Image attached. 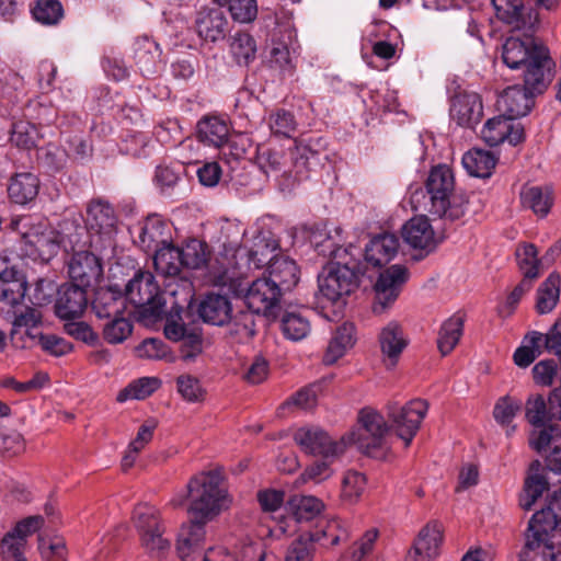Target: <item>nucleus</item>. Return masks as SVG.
<instances>
[{
	"label": "nucleus",
	"instance_id": "nucleus-2",
	"mask_svg": "<svg viewBox=\"0 0 561 561\" xmlns=\"http://www.w3.org/2000/svg\"><path fill=\"white\" fill-rule=\"evenodd\" d=\"M187 489V512L193 520L203 525L229 510L232 504V497L219 471L197 473L188 481Z\"/></svg>",
	"mask_w": 561,
	"mask_h": 561
},
{
	"label": "nucleus",
	"instance_id": "nucleus-41",
	"mask_svg": "<svg viewBox=\"0 0 561 561\" xmlns=\"http://www.w3.org/2000/svg\"><path fill=\"white\" fill-rule=\"evenodd\" d=\"M524 561H561V540L526 538Z\"/></svg>",
	"mask_w": 561,
	"mask_h": 561
},
{
	"label": "nucleus",
	"instance_id": "nucleus-55",
	"mask_svg": "<svg viewBox=\"0 0 561 561\" xmlns=\"http://www.w3.org/2000/svg\"><path fill=\"white\" fill-rule=\"evenodd\" d=\"M366 477L358 471H347L342 480V499L356 503L366 489Z\"/></svg>",
	"mask_w": 561,
	"mask_h": 561
},
{
	"label": "nucleus",
	"instance_id": "nucleus-8",
	"mask_svg": "<svg viewBox=\"0 0 561 561\" xmlns=\"http://www.w3.org/2000/svg\"><path fill=\"white\" fill-rule=\"evenodd\" d=\"M87 226L90 244L95 251L114 247L117 232V218L113 207L105 201L94 199L87 207Z\"/></svg>",
	"mask_w": 561,
	"mask_h": 561
},
{
	"label": "nucleus",
	"instance_id": "nucleus-11",
	"mask_svg": "<svg viewBox=\"0 0 561 561\" xmlns=\"http://www.w3.org/2000/svg\"><path fill=\"white\" fill-rule=\"evenodd\" d=\"M428 411V403L422 399H413L401 408L389 409L388 416L391 426L404 447L410 446L419 432L421 424Z\"/></svg>",
	"mask_w": 561,
	"mask_h": 561
},
{
	"label": "nucleus",
	"instance_id": "nucleus-13",
	"mask_svg": "<svg viewBox=\"0 0 561 561\" xmlns=\"http://www.w3.org/2000/svg\"><path fill=\"white\" fill-rule=\"evenodd\" d=\"M42 516H30L19 522L1 540L0 554L3 561H27L25 551L27 537L43 526Z\"/></svg>",
	"mask_w": 561,
	"mask_h": 561
},
{
	"label": "nucleus",
	"instance_id": "nucleus-44",
	"mask_svg": "<svg viewBox=\"0 0 561 561\" xmlns=\"http://www.w3.org/2000/svg\"><path fill=\"white\" fill-rule=\"evenodd\" d=\"M92 308L98 318L112 319L122 316L125 308V299L110 289H101L96 293Z\"/></svg>",
	"mask_w": 561,
	"mask_h": 561
},
{
	"label": "nucleus",
	"instance_id": "nucleus-42",
	"mask_svg": "<svg viewBox=\"0 0 561 561\" xmlns=\"http://www.w3.org/2000/svg\"><path fill=\"white\" fill-rule=\"evenodd\" d=\"M160 50L152 39L144 37L135 44L136 64L144 76H151L157 72Z\"/></svg>",
	"mask_w": 561,
	"mask_h": 561
},
{
	"label": "nucleus",
	"instance_id": "nucleus-3",
	"mask_svg": "<svg viewBox=\"0 0 561 561\" xmlns=\"http://www.w3.org/2000/svg\"><path fill=\"white\" fill-rule=\"evenodd\" d=\"M502 57L511 69H524V82L529 88H546V71L551 65L547 47L536 44L531 37L519 39L512 36L503 45Z\"/></svg>",
	"mask_w": 561,
	"mask_h": 561
},
{
	"label": "nucleus",
	"instance_id": "nucleus-17",
	"mask_svg": "<svg viewBox=\"0 0 561 561\" xmlns=\"http://www.w3.org/2000/svg\"><path fill=\"white\" fill-rule=\"evenodd\" d=\"M289 507L291 515L282 517L272 530L276 536L296 531V523L316 517L323 510V503L312 495H296L289 501Z\"/></svg>",
	"mask_w": 561,
	"mask_h": 561
},
{
	"label": "nucleus",
	"instance_id": "nucleus-12",
	"mask_svg": "<svg viewBox=\"0 0 561 561\" xmlns=\"http://www.w3.org/2000/svg\"><path fill=\"white\" fill-rule=\"evenodd\" d=\"M408 279L409 271L401 264L391 265L381 272L374 286V312L381 314L387 311L399 297L402 287Z\"/></svg>",
	"mask_w": 561,
	"mask_h": 561
},
{
	"label": "nucleus",
	"instance_id": "nucleus-20",
	"mask_svg": "<svg viewBox=\"0 0 561 561\" xmlns=\"http://www.w3.org/2000/svg\"><path fill=\"white\" fill-rule=\"evenodd\" d=\"M542 91L543 89H531L526 83L524 87H508L500 95L497 105L504 112V115L515 122L516 118L525 116L530 112L534 104L533 94Z\"/></svg>",
	"mask_w": 561,
	"mask_h": 561
},
{
	"label": "nucleus",
	"instance_id": "nucleus-18",
	"mask_svg": "<svg viewBox=\"0 0 561 561\" xmlns=\"http://www.w3.org/2000/svg\"><path fill=\"white\" fill-rule=\"evenodd\" d=\"M482 139L489 146H497L507 141L512 146L520 144L524 138V127L506 115L490 118L481 130Z\"/></svg>",
	"mask_w": 561,
	"mask_h": 561
},
{
	"label": "nucleus",
	"instance_id": "nucleus-53",
	"mask_svg": "<svg viewBox=\"0 0 561 561\" xmlns=\"http://www.w3.org/2000/svg\"><path fill=\"white\" fill-rule=\"evenodd\" d=\"M282 331L291 341H300L310 332L309 321L299 313L288 312L282 318Z\"/></svg>",
	"mask_w": 561,
	"mask_h": 561
},
{
	"label": "nucleus",
	"instance_id": "nucleus-21",
	"mask_svg": "<svg viewBox=\"0 0 561 561\" xmlns=\"http://www.w3.org/2000/svg\"><path fill=\"white\" fill-rule=\"evenodd\" d=\"M450 118L457 125L473 128L482 118L483 106L479 94L465 92L455 95L451 100Z\"/></svg>",
	"mask_w": 561,
	"mask_h": 561
},
{
	"label": "nucleus",
	"instance_id": "nucleus-64",
	"mask_svg": "<svg viewBox=\"0 0 561 561\" xmlns=\"http://www.w3.org/2000/svg\"><path fill=\"white\" fill-rule=\"evenodd\" d=\"M38 550L43 561H67V548L62 538H39Z\"/></svg>",
	"mask_w": 561,
	"mask_h": 561
},
{
	"label": "nucleus",
	"instance_id": "nucleus-16",
	"mask_svg": "<svg viewBox=\"0 0 561 561\" xmlns=\"http://www.w3.org/2000/svg\"><path fill=\"white\" fill-rule=\"evenodd\" d=\"M444 529L438 522H430L421 528L404 561H434L440 552Z\"/></svg>",
	"mask_w": 561,
	"mask_h": 561
},
{
	"label": "nucleus",
	"instance_id": "nucleus-19",
	"mask_svg": "<svg viewBox=\"0 0 561 561\" xmlns=\"http://www.w3.org/2000/svg\"><path fill=\"white\" fill-rule=\"evenodd\" d=\"M68 273L73 284L85 288L99 280L102 275V265L94 253L75 250L68 264Z\"/></svg>",
	"mask_w": 561,
	"mask_h": 561
},
{
	"label": "nucleus",
	"instance_id": "nucleus-40",
	"mask_svg": "<svg viewBox=\"0 0 561 561\" xmlns=\"http://www.w3.org/2000/svg\"><path fill=\"white\" fill-rule=\"evenodd\" d=\"M520 202L524 207L543 217L553 204L552 191L549 187L524 186L520 191Z\"/></svg>",
	"mask_w": 561,
	"mask_h": 561
},
{
	"label": "nucleus",
	"instance_id": "nucleus-29",
	"mask_svg": "<svg viewBox=\"0 0 561 561\" xmlns=\"http://www.w3.org/2000/svg\"><path fill=\"white\" fill-rule=\"evenodd\" d=\"M232 307L229 298L225 295L209 294L198 307L201 318L214 325H224L231 318Z\"/></svg>",
	"mask_w": 561,
	"mask_h": 561
},
{
	"label": "nucleus",
	"instance_id": "nucleus-25",
	"mask_svg": "<svg viewBox=\"0 0 561 561\" xmlns=\"http://www.w3.org/2000/svg\"><path fill=\"white\" fill-rule=\"evenodd\" d=\"M229 22L219 9H201L195 19L198 36L207 42L216 43L226 37Z\"/></svg>",
	"mask_w": 561,
	"mask_h": 561
},
{
	"label": "nucleus",
	"instance_id": "nucleus-34",
	"mask_svg": "<svg viewBox=\"0 0 561 561\" xmlns=\"http://www.w3.org/2000/svg\"><path fill=\"white\" fill-rule=\"evenodd\" d=\"M495 10L496 16L513 25L517 30L533 28L538 22L537 14L534 16V21L526 22L524 19V4L523 0H491ZM531 20V16H529Z\"/></svg>",
	"mask_w": 561,
	"mask_h": 561
},
{
	"label": "nucleus",
	"instance_id": "nucleus-4",
	"mask_svg": "<svg viewBox=\"0 0 561 561\" xmlns=\"http://www.w3.org/2000/svg\"><path fill=\"white\" fill-rule=\"evenodd\" d=\"M430 195V213L446 220H460L466 211L468 199L463 193L456 192L451 169L445 164L433 168L426 180Z\"/></svg>",
	"mask_w": 561,
	"mask_h": 561
},
{
	"label": "nucleus",
	"instance_id": "nucleus-48",
	"mask_svg": "<svg viewBox=\"0 0 561 561\" xmlns=\"http://www.w3.org/2000/svg\"><path fill=\"white\" fill-rule=\"evenodd\" d=\"M256 159L260 169L267 176H273L276 181H278L279 178L290 176V174L285 170V157L283 151L262 148L259 150Z\"/></svg>",
	"mask_w": 561,
	"mask_h": 561
},
{
	"label": "nucleus",
	"instance_id": "nucleus-51",
	"mask_svg": "<svg viewBox=\"0 0 561 561\" xmlns=\"http://www.w3.org/2000/svg\"><path fill=\"white\" fill-rule=\"evenodd\" d=\"M181 252V268L183 266L192 270H198L203 267L208 260V247L206 243L198 240L188 241Z\"/></svg>",
	"mask_w": 561,
	"mask_h": 561
},
{
	"label": "nucleus",
	"instance_id": "nucleus-38",
	"mask_svg": "<svg viewBox=\"0 0 561 561\" xmlns=\"http://www.w3.org/2000/svg\"><path fill=\"white\" fill-rule=\"evenodd\" d=\"M497 158L488 150L473 148L462 157L466 171L477 178H489L495 168Z\"/></svg>",
	"mask_w": 561,
	"mask_h": 561
},
{
	"label": "nucleus",
	"instance_id": "nucleus-59",
	"mask_svg": "<svg viewBox=\"0 0 561 561\" xmlns=\"http://www.w3.org/2000/svg\"><path fill=\"white\" fill-rule=\"evenodd\" d=\"M39 134L36 126L30 122H16L12 127L11 141L16 147L31 149L36 146Z\"/></svg>",
	"mask_w": 561,
	"mask_h": 561
},
{
	"label": "nucleus",
	"instance_id": "nucleus-43",
	"mask_svg": "<svg viewBox=\"0 0 561 561\" xmlns=\"http://www.w3.org/2000/svg\"><path fill=\"white\" fill-rule=\"evenodd\" d=\"M561 278L558 274L549 277L537 289L536 310L540 314L550 313L560 298Z\"/></svg>",
	"mask_w": 561,
	"mask_h": 561
},
{
	"label": "nucleus",
	"instance_id": "nucleus-23",
	"mask_svg": "<svg viewBox=\"0 0 561 561\" xmlns=\"http://www.w3.org/2000/svg\"><path fill=\"white\" fill-rule=\"evenodd\" d=\"M159 295V286L150 272L139 271L127 283L125 288V300L135 307L141 308L152 306Z\"/></svg>",
	"mask_w": 561,
	"mask_h": 561
},
{
	"label": "nucleus",
	"instance_id": "nucleus-46",
	"mask_svg": "<svg viewBox=\"0 0 561 561\" xmlns=\"http://www.w3.org/2000/svg\"><path fill=\"white\" fill-rule=\"evenodd\" d=\"M463 331V319L459 314L448 318L440 327L437 346L443 355L449 354L458 344Z\"/></svg>",
	"mask_w": 561,
	"mask_h": 561
},
{
	"label": "nucleus",
	"instance_id": "nucleus-24",
	"mask_svg": "<svg viewBox=\"0 0 561 561\" xmlns=\"http://www.w3.org/2000/svg\"><path fill=\"white\" fill-rule=\"evenodd\" d=\"M379 344L382 360L386 367L391 369L398 364L402 352L408 346V339L402 327L396 321H390L379 333Z\"/></svg>",
	"mask_w": 561,
	"mask_h": 561
},
{
	"label": "nucleus",
	"instance_id": "nucleus-57",
	"mask_svg": "<svg viewBox=\"0 0 561 561\" xmlns=\"http://www.w3.org/2000/svg\"><path fill=\"white\" fill-rule=\"evenodd\" d=\"M516 260L524 278L534 279L539 275V260L537 250L533 244L519 245L516 250Z\"/></svg>",
	"mask_w": 561,
	"mask_h": 561
},
{
	"label": "nucleus",
	"instance_id": "nucleus-30",
	"mask_svg": "<svg viewBox=\"0 0 561 561\" xmlns=\"http://www.w3.org/2000/svg\"><path fill=\"white\" fill-rule=\"evenodd\" d=\"M85 307L84 287L72 284L61 291L56 302V314L64 320L76 319L81 316Z\"/></svg>",
	"mask_w": 561,
	"mask_h": 561
},
{
	"label": "nucleus",
	"instance_id": "nucleus-54",
	"mask_svg": "<svg viewBox=\"0 0 561 561\" xmlns=\"http://www.w3.org/2000/svg\"><path fill=\"white\" fill-rule=\"evenodd\" d=\"M335 459H325L314 461L310 466H308L305 471L299 476L296 481V484H305L308 482H313L319 484L328 479H330L334 469L332 468V463Z\"/></svg>",
	"mask_w": 561,
	"mask_h": 561
},
{
	"label": "nucleus",
	"instance_id": "nucleus-61",
	"mask_svg": "<svg viewBox=\"0 0 561 561\" xmlns=\"http://www.w3.org/2000/svg\"><path fill=\"white\" fill-rule=\"evenodd\" d=\"M226 5L231 19L237 23H252L257 16L256 0H228Z\"/></svg>",
	"mask_w": 561,
	"mask_h": 561
},
{
	"label": "nucleus",
	"instance_id": "nucleus-35",
	"mask_svg": "<svg viewBox=\"0 0 561 561\" xmlns=\"http://www.w3.org/2000/svg\"><path fill=\"white\" fill-rule=\"evenodd\" d=\"M312 542H319L322 547L332 548L348 539L347 524L339 518L330 519L310 534Z\"/></svg>",
	"mask_w": 561,
	"mask_h": 561
},
{
	"label": "nucleus",
	"instance_id": "nucleus-47",
	"mask_svg": "<svg viewBox=\"0 0 561 561\" xmlns=\"http://www.w3.org/2000/svg\"><path fill=\"white\" fill-rule=\"evenodd\" d=\"M161 387V380L158 377H141L129 382L122 389L116 400L126 402L128 400H144L151 396Z\"/></svg>",
	"mask_w": 561,
	"mask_h": 561
},
{
	"label": "nucleus",
	"instance_id": "nucleus-45",
	"mask_svg": "<svg viewBox=\"0 0 561 561\" xmlns=\"http://www.w3.org/2000/svg\"><path fill=\"white\" fill-rule=\"evenodd\" d=\"M153 264L156 271L164 276L178 275L181 271L180 248L167 242L154 251Z\"/></svg>",
	"mask_w": 561,
	"mask_h": 561
},
{
	"label": "nucleus",
	"instance_id": "nucleus-6",
	"mask_svg": "<svg viewBox=\"0 0 561 561\" xmlns=\"http://www.w3.org/2000/svg\"><path fill=\"white\" fill-rule=\"evenodd\" d=\"M390 430V425L380 412L365 408L358 413L356 428L344 435L352 437L347 439V448L356 445L366 455L376 457L387 447Z\"/></svg>",
	"mask_w": 561,
	"mask_h": 561
},
{
	"label": "nucleus",
	"instance_id": "nucleus-58",
	"mask_svg": "<svg viewBox=\"0 0 561 561\" xmlns=\"http://www.w3.org/2000/svg\"><path fill=\"white\" fill-rule=\"evenodd\" d=\"M133 332V324L124 317L117 316L104 324L103 337L110 344L123 343Z\"/></svg>",
	"mask_w": 561,
	"mask_h": 561
},
{
	"label": "nucleus",
	"instance_id": "nucleus-14",
	"mask_svg": "<svg viewBox=\"0 0 561 561\" xmlns=\"http://www.w3.org/2000/svg\"><path fill=\"white\" fill-rule=\"evenodd\" d=\"M197 136L198 139L205 145L213 146L216 148L224 147L222 154L228 156L226 150H229L234 159H240L245 153L244 147H239L236 139L229 138V127L224 119L216 116L204 117L197 124Z\"/></svg>",
	"mask_w": 561,
	"mask_h": 561
},
{
	"label": "nucleus",
	"instance_id": "nucleus-7",
	"mask_svg": "<svg viewBox=\"0 0 561 561\" xmlns=\"http://www.w3.org/2000/svg\"><path fill=\"white\" fill-rule=\"evenodd\" d=\"M133 523L138 533L141 547L152 557H161L171 547L164 537L165 526L160 512L152 505L140 504L135 507Z\"/></svg>",
	"mask_w": 561,
	"mask_h": 561
},
{
	"label": "nucleus",
	"instance_id": "nucleus-26",
	"mask_svg": "<svg viewBox=\"0 0 561 561\" xmlns=\"http://www.w3.org/2000/svg\"><path fill=\"white\" fill-rule=\"evenodd\" d=\"M26 279L23 273L14 265H10L5 257L0 255V297L3 302L24 300Z\"/></svg>",
	"mask_w": 561,
	"mask_h": 561
},
{
	"label": "nucleus",
	"instance_id": "nucleus-37",
	"mask_svg": "<svg viewBox=\"0 0 561 561\" xmlns=\"http://www.w3.org/2000/svg\"><path fill=\"white\" fill-rule=\"evenodd\" d=\"M165 229L167 224L158 215L147 217L138 236L139 245L146 251H156L168 242Z\"/></svg>",
	"mask_w": 561,
	"mask_h": 561
},
{
	"label": "nucleus",
	"instance_id": "nucleus-36",
	"mask_svg": "<svg viewBox=\"0 0 561 561\" xmlns=\"http://www.w3.org/2000/svg\"><path fill=\"white\" fill-rule=\"evenodd\" d=\"M548 480L540 471V462L535 461L530 467V473L527 477L523 493L519 497V504L525 511L531 510L535 502L548 490Z\"/></svg>",
	"mask_w": 561,
	"mask_h": 561
},
{
	"label": "nucleus",
	"instance_id": "nucleus-63",
	"mask_svg": "<svg viewBox=\"0 0 561 561\" xmlns=\"http://www.w3.org/2000/svg\"><path fill=\"white\" fill-rule=\"evenodd\" d=\"M178 392L187 402H198L204 399L205 390L198 378L184 374L176 378Z\"/></svg>",
	"mask_w": 561,
	"mask_h": 561
},
{
	"label": "nucleus",
	"instance_id": "nucleus-28",
	"mask_svg": "<svg viewBox=\"0 0 561 561\" xmlns=\"http://www.w3.org/2000/svg\"><path fill=\"white\" fill-rule=\"evenodd\" d=\"M268 277L280 287L282 291L290 290L299 280V270L291 259L275 255L267 260Z\"/></svg>",
	"mask_w": 561,
	"mask_h": 561
},
{
	"label": "nucleus",
	"instance_id": "nucleus-49",
	"mask_svg": "<svg viewBox=\"0 0 561 561\" xmlns=\"http://www.w3.org/2000/svg\"><path fill=\"white\" fill-rule=\"evenodd\" d=\"M230 53L238 65H249L255 58L256 44L254 38L244 32H238L231 37Z\"/></svg>",
	"mask_w": 561,
	"mask_h": 561
},
{
	"label": "nucleus",
	"instance_id": "nucleus-10",
	"mask_svg": "<svg viewBox=\"0 0 561 561\" xmlns=\"http://www.w3.org/2000/svg\"><path fill=\"white\" fill-rule=\"evenodd\" d=\"M295 443L309 455L320 456L325 459H337L347 449V439L351 436H342L333 439L325 431L318 426H302L295 431Z\"/></svg>",
	"mask_w": 561,
	"mask_h": 561
},
{
	"label": "nucleus",
	"instance_id": "nucleus-22",
	"mask_svg": "<svg viewBox=\"0 0 561 561\" xmlns=\"http://www.w3.org/2000/svg\"><path fill=\"white\" fill-rule=\"evenodd\" d=\"M402 238L404 242L413 249L430 253L437 247V238L430 222L424 216H414L402 227Z\"/></svg>",
	"mask_w": 561,
	"mask_h": 561
},
{
	"label": "nucleus",
	"instance_id": "nucleus-1",
	"mask_svg": "<svg viewBox=\"0 0 561 561\" xmlns=\"http://www.w3.org/2000/svg\"><path fill=\"white\" fill-rule=\"evenodd\" d=\"M324 230L314 232L311 239L319 253L333 259L318 277L319 300L336 304L357 288L358 277L365 273V268L358 260L360 249L354 245L339 247L340 228H334L335 236L327 228Z\"/></svg>",
	"mask_w": 561,
	"mask_h": 561
},
{
	"label": "nucleus",
	"instance_id": "nucleus-15",
	"mask_svg": "<svg viewBox=\"0 0 561 561\" xmlns=\"http://www.w3.org/2000/svg\"><path fill=\"white\" fill-rule=\"evenodd\" d=\"M282 293L280 287L273 280L261 277L249 286L244 301L253 313L271 316L278 306Z\"/></svg>",
	"mask_w": 561,
	"mask_h": 561
},
{
	"label": "nucleus",
	"instance_id": "nucleus-32",
	"mask_svg": "<svg viewBox=\"0 0 561 561\" xmlns=\"http://www.w3.org/2000/svg\"><path fill=\"white\" fill-rule=\"evenodd\" d=\"M39 180L31 172H21L11 176L8 185L9 198L18 205H26L38 194Z\"/></svg>",
	"mask_w": 561,
	"mask_h": 561
},
{
	"label": "nucleus",
	"instance_id": "nucleus-50",
	"mask_svg": "<svg viewBox=\"0 0 561 561\" xmlns=\"http://www.w3.org/2000/svg\"><path fill=\"white\" fill-rule=\"evenodd\" d=\"M522 401L508 396L502 397L495 403L493 416L501 425L508 426L506 434L510 436L514 433L516 426L511 425L514 417L522 409Z\"/></svg>",
	"mask_w": 561,
	"mask_h": 561
},
{
	"label": "nucleus",
	"instance_id": "nucleus-62",
	"mask_svg": "<svg viewBox=\"0 0 561 561\" xmlns=\"http://www.w3.org/2000/svg\"><path fill=\"white\" fill-rule=\"evenodd\" d=\"M32 13L42 24L53 25L61 19L62 7L57 0H38Z\"/></svg>",
	"mask_w": 561,
	"mask_h": 561
},
{
	"label": "nucleus",
	"instance_id": "nucleus-60",
	"mask_svg": "<svg viewBox=\"0 0 561 561\" xmlns=\"http://www.w3.org/2000/svg\"><path fill=\"white\" fill-rule=\"evenodd\" d=\"M542 396L529 398L526 404V419L534 427H543L552 419Z\"/></svg>",
	"mask_w": 561,
	"mask_h": 561
},
{
	"label": "nucleus",
	"instance_id": "nucleus-9",
	"mask_svg": "<svg viewBox=\"0 0 561 561\" xmlns=\"http://www.w3.org/2000/svg\"><path fill=\"white\" fill-rule=\"evenodd\" d=\"M24 300L4 302L9 309L7 316L11 321V337L14 344L22 348L34 346V339L38 337L43 323L41 307L25 305Z\"/></svg>",
	"mask_w": 561,
	"mask_h": 561
},
{
	"label": "nucleus",
	"instance_id": "nucleus-27",
	"mask_svg": "<svg viewBox=\"0 0 561 561\" xmlns=\"http://www.w3.org/2000/svg\"><path fill=\"white\" fill-rule=\"evenodd\" d=\"M399 245V239L392 233H383L373 238L365 247V263L373 267L388 264L397 255Z\"/></svg>",
	"mask_w": 561,
	"mask_h": 561
},
{
	"label": "nucleus",
	"instance_id": "nucleus-52",
	"mask_svg": "<svg viewBox=\"0 0 561 561\" xmlns=\"http://www.w3.org/2000/svg\"><path fill=\"white\" fill-rule=\"evenodd\" d=\"M136 355L142 359L173 360L168 345L160 339L149 337L144 340L136 348Z\"/></svg>",
	"mask_w": 561,
	"mask_h": 561
},
{
	"label": "nucleus",
	"instance_id": "nucleus-33",
	"mask_svg": "<svg viewBox=\"0 0 561 561\" xmlns=\"http://www.w3.org/2000/svg\"><path fill=\"white\" fill-rule=\"evenodd\" d=\"M205 525L192 520L184 524L179 533L176 551L183 561H193V556L197 552L201 542L205 537Z\"/></svg>",
	"mask_w": 561,
	"mask_h": 561
},
{
	"label": "nucleus",
	"instance_id": "nucleus-56",
	"mask_svg": "<svg viewBox=\"0 0 561 561\" xmlns=\"http://www.w3.org/2000/svg\"><path fill=\"white\" fill-rule=\"evenodd\" d=\"M268 127L273 135L291 138L297 128V122L290 112L278 110L268 117Z\"/></svg>",
	"mask_w": 561,
	"mask_h": 561
},
{
	"label": "nucleus",
	"instance_id": "nucleus-39",
	"mask_svg": "<svg viewBox=\"0 0 561 561\" xmlns=\"http://www.w3.org/2000/svg\"><path fill=\"white\" fill-rule=\"evenodd\" d=\"M354 334L355 328L352 323L345 322L339 327L328 345L323 362L327 365H332L344 356L355 343Z\"/></svg>",
	"mask_w": 561,
	"mask_h": 561
},
{
	"label": "nucleus",
	"instance_id": "nucleus-31",
	"mask_svg": "<svg viewBox=\"0 0 561 561\" xmlns=\"http://www.w3.org/2000/svg\"><path fill=\"white\" fill-rule=\"evenodd\" d=\"M558 527H560V524L553 511V505L549 502L545 508L533 515L526 538L548 541L561 540L557 535L550 536Z\"/></svg>",
	"mask_w": 561,
	"mask_h": 561
},
{
	"label": "nucleus",
	"instance_id": "nucleus-5",
	"mask_svg": "<svg viewBox=\"0 0 561 561\" xmlns=\"http://www.w3.org/2000/svg\"><path fill=\"white\" fill-rule=\"evenodd\" d=\"M11 228L21 236V250L24 255L33 260L48 262L58 253L64 242L62 236L38 217L14 218Z\"/></svg>",
	"mask_w": 561,
	"mask_h": 561
}]
</instances>
